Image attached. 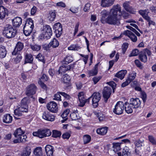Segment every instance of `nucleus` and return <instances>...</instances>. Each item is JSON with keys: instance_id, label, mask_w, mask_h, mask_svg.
I'll return each mask as SVG.
<instances>
[{"instance_id": "nucleus-1", "label": "nucleus", "mask_w": 156, "mask_h": 156, "mask_svg": "<svg viewBox=\"0 0 156 156\" xmlns=\"http://www.w3.org/2000/svg\"><path fill=\"white\" fill-rule=\"evenodd\" d=\"M101 23L104 24L107 23L110 25H119L121 16L125 19L128 17L129 13L124 11H121V8L119 4L114 5L109 12L104 10L101 12Z\"/></svg>"}, {"instance_id": "nucleus-2", "label": "nucleus", "mask_w": 156, "mask_h": 156, "mask_svg": "<svg viewBox=\"0 0 156 156\" xmlns=\"http://www.w3.org/2000/svg\"><path fill=\"white\" fill-rule=\"evenodd\" d=\"M16 30L11 25H6L4 27L3 33L5 36L8 38L14 37L16 34Z\"/></svg>"}, {"instance_id": "nucleus-3", "label": "nucleus", "mask_w": 156, "mask_h": 156, "mask_svg": "<svg viewBox=\"0 0 156 156\" xmlns=\"http://www.w3.org/2000/svg\"><path fill=\"white\" fill-rule=\"evenodd\" d=\"M52 34L51 28L50 26L46 25L43 26L41 34L43 38L46 39L50 38Z\"/></svg>"}, {"instance_id": "nucleus-4", "label": "nucleus", "mask_w": 156, "mask_h": 156, "mask_svg": "<svg viewBox=\"0 0 156 156\" xmlns=\"http://www.w3.org/2000/svg\"><path fill=\"white\" fill-rule=\"evenodd\" d=\"M51 133L50 130L48 129L43 130H38L37 132H34L33 136H37L40 138H43L46 136H50Z\"/></svg>"}, {"instance_id": "nucleus-5", "label": "nucleus", "mask_w": 156, "mask_h": 156, "mask_svg": "<svg viewBox=\"0 0 156 156\" xmlns=\"http://www.w3.org/2000/svg\"><path fill=\"white\" fill-rule=\"evenodd\" d=\"M124 105L123 102L118 101L115 105L113 112L116 114L120 115L122 114L124 110Z\"/></svg>"}, {"instance_id": "nucleus-6", "label": "nucleus", "mask_w": 156, "mask_h": 156, "mask_svg": "<svg viewBox=\"0 0 156 156\" xmlns=\"http://www.w3.org/2000/svg\"><path fill=\"white\" fill-rule=\"evenodd\" d=\"M37 88L35 85L32 83L28 86L26 88V94L30 96L35 94Z\"/></svg>"}, {"instance_id": "nucleus-7", "label": "nucleus", "mask_w": 156, "mask_h": 156, "mask_svg": "<svg viewBox=\"0 0 156 156\" xmlns=\"http://www.w3.org/2000/svg\"><path fill=\"white\" fill-rule=\"evenodd\" d=\"M92 105L94 108H96L98 105V102L101 99V95L99 92H95L91 96Z\"/></svg>"}, {"instance_id": "nucleus-8", "label": "nucleus", "mask_w": 156, "mask_h": 156, "mask_svg": "<svg viewBox=\"0 0 156 156\" xmlns=\"http://www.w3.org/2000/svg\"><path fill=\"white\" fill-rule=\"evenodd\" d=\"M63 64L62 66L59 67V69L57 72L58 75L59 74L62 75L63 73H65L66 71L69 70L71 69H73L74 67V64H71L69 65H65Z\"/></svg>"}, {"instance_id": "nucleus-9", "label": "nucleus", "mask_w": 156, "mask_h": 156, "mask_svg": "<svg viewBox=\"0 0 156 156\" xmlns=\"http://www.w3.org/2000/svg\"><path fill=\"white\" fill-rule=\"evenodd\" d=\"M48 109L53 113H56L58 111V107L56 103L51 101L47 105Z\"/></svg>"}, {"instance_id": "nucleus-10", "label": "nucleus", "mask_w": 156, "mask_h": 156, "mask_svg": "<svg viewBox=\"0 0 156 156\" xmlns=\"http://www.w3.org/2000/svg\"><path fill=\"white\" fill-rule=\"evenodd\" d=\"M111 92L112 89L110 87H104L103 92V94L105 102H107L110 97Z\"/></svg>"}, {"instance_id": "nucleus-11", "label": "nucleus", "mask_w": 156, "mask_h": 156, "mask_svg": "<svg viewBox=\"0 0 156 156\" xmlns=\"http://www.w3.org/2000/svg\"><path fill=\"white\" fill-rule=\"evenodd\" d=\"M60 94L63 96L65 98L68 99L70 98V96L69 95L65 92H58L54 95V98L53 99V100L58 101H61V96L60 95Z\"/></svg>"}, {"instance_id": "nucleus-12", "label": "nucleus", "mask_w": 156, "mask_h": 156, "mask_svg": "<svg viewBox=\"0 0 156 156\" xmlns=\"http://www.w3.org/2000/svg\"><path fill=\"white\" fill-rule=\"evenodd\" d=\"M43 118L48 121H53L55 120V116L48 111H45L43 113Z\"/></svg>"}, {"instance_id": "nucleus-13", "label": "nucleus", "mask_w": 156, "mask_h": 156, "mask_svg": "<svg viewBox=\"0 0 156 156\" xmlns=\"http://www.w3.org/2000/svg\"><path fill=\"white\" fill-rule=\"evenodd\" d=\"M129 103L132 105V107L133 108L136 109L138 108L140 106L141 102L138 98H132L130 99Z\"/></svg>"}, {"instance_id": "nucleus-14", "label": "nucleus", "mask_w": 156, "mask_h": 156, "mask_svg": "<svg viewBox=\"0 0 156 156\" xmlns=\"http://www.w3.org/2000/svg\"><path fill=\"white\" fill-rule=\"evenodd\" d=\"M115 0H101V5L104 8L108 7L113 5Z\"/></svg>"}, {"instance_id": "nucleus-15", "label": "nucleus", "mask_w": 156, "mask_h": 156, "mask_svg": "<svg viewBox=\"0 0 156 156\" xmlns=\"http://www.w3.org/2000/svg\"><path fill=\"white\" fill-rule=\"evenodd\" d=\"M123 34L128 36L133 42H136L137 40V37L129 30H127L124 31Z\"/></svg>"}, {"instance_id": "nucleus-16", "label": "nucleus", "mask_w": 156, "mask_h": 156, "mask_svg": "<svg viewBox=\"0 0 156 156\" xmlns=\"http://www.w3.org/2000/svg\"><path fill=\"white\" fill-rule=\"evenodd\" d=\"M13 26L15 27H19L22 23V19L19 17H15L12 20Z\"/></svg>"}, {"instance_id": "nucleus-17", "label": "nucleus", "mask_w": 156, "mask_h": 156, "mask_svg": "<svg viewBox=\"0 0 156 156\" xmlns=\"http://www.w3.org/2000/svg\"><path fill=\"white\" fill-rule=\"evenodd\" d=\"M8 12L7 9L3 6H0V19H3L6 15H8Z\"/></svg>"}, {"instance_id": "nucleus-18", "label": "nucleus", "mask_w": 156, "mask_h": 156, "mask_svg": "<svg viewBox=\"0 0 156 156\" xmlns=\"http://www.w3.org/2000/svg\"><path fill=\"white\" fill-rule=\"evenodd\" d=\"M24 47V45L21 42L19 41L16 44L14 51L12 52V55H15L18 51H20L22 50Z\"/></svg>"}, {"instance_id": "nucleus-19", "label": "nucleus", "mask_w": 156, "mask_h": 156, "mask_svg": "<svg viewBox=\"0 0 156 156\" xmlns=\"http://www.w3.org/2000/svg\"><path fill=\"white\" fill-rule=\"evenodd\" d=\"M78 97L80 104L79 106L83 107L85 105V98L83 92H81L79 93Z\"/></svg>"}, {"instance_id": "nucleus-20", "label": "nucleus", "mask_w": 156, "mask_h": 156, "mask_svg": "<svg viewBox=\"0 0 156 156\" xmlns=\"http://www.w3.org/2000/svg\"><path fill=\"white\" fill-rule=\"evenodd\" d=\"M45 150L47 156H54V147L50 145H47L45 147Z\"/></svg>"}, {"instance_id": "nucleus-21", "label": "nucleus", "mask_w": 156, "mask_h": 156, "mask_svg": "<svg viewBox=\"0 0 156 156\" xmlns=\"http://www.w3.org/2000/svg\"><path fill=\"white\" fill-rule=\"evenodd\" d=\"M24 27L33 29L34 27V21L31 18L28 19L26 21Z\"/></svg>"}, {"instance_id": "nucleus-22", "label": "nucleus", "mask_w": 156, "mask_h": 156, "mask_svg": "<svg viewBox=\"0 0 156 156\" xmlns=\"http://www.w3.org/2000/svg\"><path fill=\"white\" fill-rule=\"evenodd\" d=\"M99 64V63H97L95 65L93 69L88 71V73L90 76H94L97 74L98 72Z\"/></svg>"}, {"instance_id": "nucleus-23", "label": "nucleus", "mask_w": 156, "mask_h": 156, "mask_svg": "<svg viewBox=\"0 0 156 156\" xmlns=\"http://www.w3.org/2000/svg\"><path fill=\"white\" fill-rule=\"evenodd\" d=\"M27 136L24 134H22L20 137L14 140L13 142L15 143L20 142H25L26 141Z\"/></svg>"}, {"instance_id": "nucleus-24", "label": "nucleus", "mask_w": 156, "mask_h": 156, "mask_svg": "<svg viewBox=\"0 0 156 156\" xmlns=\"http://www.w3.org/2000/svg\"><path fill=\"white\" fill-rule=\"evenodd\" d=\"M127 71L126 70H122L119 72L115 75V76L122 80L124 78L125 75L127 73Z\"/></svg>"}, {"instance_id": "nucleus-25", "label": "nucleus", "mask_w": 156, "mask_h": 156, "mask_svg": "<svg viewBox=\"0 0 156 156\" xmlns=\"http://www.w3.org/2000/svg\"><path fill=\"white\" fill-rule=\"evenodd\" d=\"M125 110L127 113L130 114L133 112V108L132 105L129 103L126 102L125 103Z\"/></svg>"}, {"instance_id": "nucleus-26", "label": "nucleus", "mask_w": 156, "mask_h": 156, "mask_svg": "<svg viewBox=\"0 0 156 156\" xmlns=\"http://www.w3.org/2000/svg\"><path fill=\"white\" fill-rule=\"evenodd\" d=\"M12 120V118L9 114H6L4 115L3 117V122L4 123H11Z\"/></svg>"}, {"instance_id": "nucleus-27", "label": "nucleus", "mask_w": 156, "mask_h": 156, "mask_svg": "<svg viewBox=\"0 0 156 156\" xmlns=\"http://www.w3.org/2000/svg\"><path fill=\"white\" fill-rule=\"evenodd\" d=\"M56 17V11L55 10L50 11L48 16V19L51 21H53Z\"/></svg>"}, {"instance_id": "nucleus-28", "label": "nucleus", "mask_w": 156, "mask_h": 156, "mask_svg": "<svg viewBox=\"0 0 156 156\" xmlns=\"http://www.w3.org/2000/svg\"><path fill=\"white\" fill-rule=\"evenodd\" d=\"M59 44V43L58 41L55 38H54L49 43L48 46L53 48H56L58 46Z\"/></svg>"}, {"instance_id": "nucleus-29", "label": "nucleus", "mask_w": 156, "mask_h": 156, "mask_svg": "<svg viewBox=\"0 0 156 156\" xmlns=\"http://www.w3.org/2000/svg\"><path fill=\"white\" fill-rule=\"evenodd\" d=\"M139 58L140 60L144 62H145L147 61V57L144 51L140 52L139 55Z\"/></svg>"}, {"instance_id": "nucleus-30", "label": "nucleus", "mask_w": 156, "mask_h": 156, "mask_svg": "<svg viewBox=\"0 0 156 156\" xmlns=\"http://www.w3.org/2000/svg\"><path fill=\"white\" fill-rule=\"evenodd\" d=\"M6 54V51L5 47L0 45V57L3 58L5 57Z\"/></svg>"}, {"instance_id": "nucleus-31", "label": "nucleus", "mask_w": 156, "mask_h": 156, "mask_svg": "<svg viewBox=\"0 0 156 156\" xmlns=\"http://www.w3.org/2000/svg\"><path fill=\"white\" fill-rule=\"evenodd\" d=\"M108 128L106 127L98 129L97 130V133L101 135H105L107 133Z\"/></svg>"}, {"instance_id": "nucleus-32", "label": "nucleus", "mask_w": 156, "mask_h": 156, "mask_svg": "<svg viewBox=\"0 0 156 156\" xmlns=\"http://www.w3.org/2000/svg\"><path fill=\"white\" fill-rule=\"evenodd\" d=\"M34 153L36 156H42L43 153L42 148L40 147H37L34 150Z\"/></svg>"}, {"instance_id": "nucleus-33", "label": "nucleus", "mask_w": 156, "mask_h": 156, "mask_svg": "<svg viewBox=\"0 0 156 156\" xmlns=\"http://www.w3.org/2000/svg\"><path fill=\"white\" fill-rule=\"evenodd\" d=\"M24 134V132L22 131L20 128L17 129L14 133V135L16 138Z\"/></svg>"}, {"instance_id": "nucleus-34", "label": "nucleus", "mask_w": 156, "mask_h": 156, "mask_svg": "<svg viewBox=\"0 0 156 156\" xmlns=\"http://www.w3.org/2000/svg\"><path fill=\"white\" fill-rule=\"evenodd\" d=\"M33 58L31 54H26L25 55V63H32L33 61Z\"/></svg>"}, {"instance_id": "nucleus-35", "label": "nucleus", "mask_w": 156, "mask_h": 156, "mask_svg": "<svg viewBox=\"0 0 156 156\" xmlns=\"http://www.w3.org/2000/svg\"><path fill=\"white\" fill-rule=\"evenodd\" d=\"M73 61V58L70 55H67L64 60L63 61V64H68L70 62H71Z\"/></svg>"}, {"instance_id": "nucleus-36", "label": "nucleus", "mask_w": 156, "mask_h": 156, "mask_svg": "<svg viewBox=\"0 0 156 156\" xmlns=\"http://www.w3.org/2000/svg\"><path fill=\"white\" fill-rule=\"evenodd\" d=\"M121 144V143H113V151L115 152H117L120 150Z\"/></svg>"}, {"instance_id": "nucleus-37", "label": "nucleus", "mask_w": 156, "mask_h": 156, "mask_svg": "<svg viewBox=\"0 0 156 156\" xmlns=\"http://www.w3.org/2000/svg\"><path fill=\"white\" fill-rule=\"evenodd\" d=\"M130 153L129 151L128 147L125 146L123 149L122 156H130Z\"/></svg>"}, {"instance_id": "nucleus-38", "label": "nucleus", "mask_w": 156, "mask_h": 156, "mask_svg": "<svg viewBox=\"0 0 156 156\" xmlns=\"http://www.w3.org/2000/svg\"><path fill=\"white\" fill-rule=\"evenodd\" d=\"M33 29L23 27V33L26 36H29L32 33Z\"/></svg>"}, {"instance_id": "nucleus-39", "label": "nucleus", "mask_w": 156, "mask_h": 156, "mask_svg": "<svg viewBox=\"0 0 156 156\" xmlns=\"http://www.w3.org/2000/svg\"><path fill=\"white\" fill-rule=\"evenodd\" d=\"M31 153L30 149L29 147H27L26 150L23 151L21 154V156H28Z\"/></svg>"}, {"instance_id": "nucleus-40", "label": "nucleus", "mask_w": 156, "mask_h": 156, "mask_svg": "<svg viewBox=\"0 0 156 156\" xmlns=\"http://www.w3.org/2000/svg\"><path fill=\"white\" fill-rule=\"evenodd\" d=\"M61 135V133L60 131L56 130H54L52 131V136L54 138H57L60 137Z\"/></svg>"}, {"instance_id": "nucleus-41", "label": "nucleus", "mask_w": 156, "mask_h": 156, "mask_svg": "<svg viewBox=\"0 0 156 156\" xmlns=\"http://www.w3.org/2000/svg\"><path fill=\"white\" fill-rule=\"evenodd\" d=\"M70 80L69 76L68 75L66 74L62 77V81L64 83H67Z\"/></svg>"}, {"instance_id": "nucleus-42", "label": "nucleus", "mask_w": 156, "mask_h": 156, "mask_svg": "<svg viewBox=\"0 0 156 156\" xmlns=\"http://www.w3.org/2000/svg\"><path fill=\"white\" fill-rule=\"evenodd\" d=\"M31 48L34 51H38L41 48V46L37 44L30 45Z\"/></svg>"}, {"instance_id": "nucleus-43", "label": "nucleus", "mask_w": 156, "mask_h": 156, "mask_svg": "<svg viewBox=\"0 0 156 156\" xmlns=\"http://www.w3.org/2000/svg\"><path fill=\"white\" fill-rule=\"evenodd\" d=\"M123 7L127 11H129L131 7L129 6V2H125L123 4Z\"/></svg>"}, {"instance_id": "nucleus-44", "label": "nucleus", "mask_w": 156, "mask_h": 156, "mask_svg": "<svg viewBox=\"0 0 156 156\" xmlns=\"http://www.w3.org/2000/svg\"><path fill=\"white\" fill-rule=\"evenodd\" d=\"M80 49V46L76 45H72L68 48V49L70 50L78 51Z\"/></svg>"}, {"instance_id": "nucleus-45", "label": "nucleus", "mask_w": 156, "mask_h": 156, "mask_svg": "<svg viewBox=\"0 0 156 156\" xmlns=\"http://www.w3.org/2000/svg\"><path fill=\"white\" fill-rule=\"evenodd\" d=\"M83 142L84 144L89 143L91 140V137L88 135H85L83 137Z\"/></svg>"}, {"instance_id": "nucleus-46", "label": "nucleus", "mask_w": 156, "mask_h": 156, "mask_svg": "<svg viewBox=\"0 0 156 156\" xmlns=\"http://www.w3.org/2000/svg\"><path fill=\"white\" fill-rule=\"evenodd\" d=\"M19 108V110H20V112H21L22 113L24 112H27L28 111V106L25 105L24 106L23 105H21L19 107H18Z\"/></svg>"}, {"instance_id": "nucleus-47", "label": "nucleus", "mask_w": 156, "mask_h": 156, "mask_svg": "<svg viewBox=\"0 0 156 156\" xmlns=\"http://www.w3.org/2000/svg\"><path fill=\"white\" fill-rule=\"evenodd\" d=\"M140 53L139 50L137 49H134L132 51V53L129 55V56L132 57L137 56L140 54Z\"/></svg>"}, {"instance_id": "nucleus-48", "label": "nucleus", "mask_w": 156, "mask_h": 156, "mask_svg": "<svg viewBox=\"0 0 156 156\" xmlns=\"http://www.w3.org/2000/svg\"><path fill=\"white\" fill-rule=\"evenodd\" d=\"M139 13L143 17L144 16L147 15L149 12L148 10L145 9L144 10H140L139 11Z\"/></svg>"}, {"instance_id": "nucleus-49", "label": "nucleus", "mask_w": 156, "mask_h": 156, "mask_svg": "<svg viewBox=\"0 0 156 156\" xmlns=\"http://www.w3.org/2000/svg\"><path fill=\"white\" fill-rule=\"evenodd\" d=\"M69 112V109H66L65 110L62 115V117L63 119H64V120H66L67 118L66 117L68 115V114Z\"/></svg>"}, {"instance_id": "nucleus-50", "label": "nucleus", "mask_w": 156, "mask_h": 156, "mask_svg": "<svg viewBox=\"0 0 156 156\" xmlns=\"http://www.w3.org/2000/svg\"><path fill=\"white\" fill-rule=\"evenodd\" d=\"M136 73L135 72H133V73L129 74L128 80L130 81V82L133 80L136 77Z\"/></svg>"}, {"instance_id": "nucleus-51", "label": "nucleus", "mask_w": 156, "mask_h": 156, "mask_svg": "<svg viewBox=\"0 0 156 156\" xmlns=\"http://www.w3.org/2000/svg\"><path fill=\"white\" fill-rule=\"evenodd\" d=\"M97 116L100 121H103L105 119V116L101 112H98L97 114Z\"/></svg>"}, {"instance_id": "nucleus-52", "label": "nucleus", "mask_w": 156, "mask_h": 156, "mask_svg": "<svg viewBox=\"0 0 156 156\" xmlns=\"http://www.w3.org/2000/svg\"><path fill=\"white\" fill-rule=\"evenodd\" d=\"M60 28L62 30V27L61 24L59 23H57L54 24L53 27V29L55 30H59Z\"/></svg>"}, {"instance_id": "nucleus-53", "label": "nucleus", "mask_w": 156, "mask_h": 156, "mask_svg": "<svg viewBox=\"0 0 156 156\" xmlns=\"http://www.w3.org/2000/svg\"><path fill=\"white\" fill-rule=\"evenodd\" d=\"M70 117L73 120H76L78 119V116L77 114L75 112H73L70 115Z\"/></svg>"}, {"instance_id": "nucleus-54", "label": "nucleus", "mask_w": 156, "mask_h": 156, "mask_svg": "<svg viewBox=\"0 0 156 156\" xmlns=\"http://www.w3.org/2000/svg\"><path fill=\"white\" fill-rule=\"evenodd\" d=\"M128 44L127 43H124L122 46V52L124 54L128 47Z\"/></svg>"}, {"instance_id": "nucleus-55", "label": "nucleus", "mask_w": 156, "mask_h": 156, "mask_svg": "<svg viewBox=\"0 0 156 156\" xmlns=\"http://www.w3.org/2000/svg\"><path fill=\"white\" fill-rule=\"evenodd\" d=\"M36 58L38 60L43 62V63L45 62V60L44 59V56L42 55L39 53L36 57Z\"/></svg>"}, {"instance_id": "nucleus-56", "label": "nucleus", "mask_w": 156, "mask_h": 156, "mask_svg": "<svg viewBox=\"0 0 156 156\" xmlns=\"http://www.w3.org/2000/svg\"><path fill=\"white\" fill-rule=\"evenodd\" d=\"M20 110H19V108L18 107L14 110V115L16 116H20L22 115V112H20Z\"/></svg>"}, {"instance_id": "nucleus-57", "label": "nucleus", "mask_w": 156, "mask_h": 156, "mask_svg": "<svg viewBox=\"0 0 156 156\" xmlns=\"http://www.w3.org/2000/svg\"><path fill=\"white\" fill-rule=\"evenodd\" d=\"M107 83L110 85L112 88L113 92H114V89L116 87V84L113 81H111Z\"/></svg>"}, {"instance_id": "nucleus-58", "label": "nucleus", "mask_w": 156, "mask_h": 156, "mask_svg": "<svg viewBox=\"0 0 156 156\" xmlns=\"http://www.w3.org/2000/svg\"><path fill=\"white\" fill-rule=\"evenodd\" d=\"M135 145L136 147H138L142 146L143 142L139 140H138L135 142Z\"/></svg>"}, {"instance_id": "nucleus-59", "label": "nucleus", "mask_w": 156, "mask_h": 156, "mask_svg": "<svg viewBox=\"0 0 156 156\" xmlns=\"http://www.w3.org/2000/svg\"><path fill=\"white\" fill-rule=\"evenodd\" d=\"M28 100L27 98H24L22 99L21 101V105H23L24 106H25V105H26V106H28Z\"/></svg>"}, {"instance_id": "nucleus-60", "label": "nucleus", "mask_w": 156, "mask_h": 156, "mask_svg": "<svg viewBox=\"0 0 156 156\" xmlns=\"http://www.w3.org/2000/svg\"><path fill=\"white\" fill-rule=\"evenodd\" d=\"M148 139L149 141L152 144L154 145L156 144V141L152 136H149Z\"/></svg>"}, {"instance_id": "nucleus-61", "label": "nucleus", "mask_w": 156, "mask_h": 156, "mask_svg": "<svg viewBox=\"0 0 156 156\" xmlns=\"http://www.w3.org/2000/svg\"><path fill=\"white\" fill-rule=\"evenodd\" d=\"M62 29L61 30V29L60 28V29H59V30H55V35L57 37H59L62 34Z\"/></svg>"}, {"instance_id": "nucleus-62", "label": "nucleus", "mask_w": 156, "mask_h": 156, "mask_svg": "<svg viewBox=\"0 0 156 156\" xmlns=\"http://www.w3.org/2000/svg\"><path fill=\"white\" fill-rule=\"evenodd\" d=\"M56 6H58V7L62 8L65 7L66 6V5L65 4L62 2H58L56 3Z\"/></svg>"}, {"instance_id": "nucleus-63", "label": "nucleus", "mask_w": 156, "mask_h": 156, "mask_svg": "<svg viewBox=\"0 0 156 156\" xmlns=\"http://www.w3.org/2000/svg\"><path fill=\"white\" fill-rule=\"evenodd\" d=\"M70 136V134L68 132H66L62 135V137L64 139H69Z\"/></svg>"}, {"instance_id": "nucleus-64", "label": "nucleus", "mask_w": 156, "mask_h": 156, "mask_svg": "<svg viewBox=\"0 0 156 156\" xmlns=\"http://www.w3.org/2000/svg\"><path fill=\"white\" fill-rule=\"evenodd\" d=\"M78 7H72L69 10L73 13H76L78 12Z\"/></svg>"}]
</instances>
